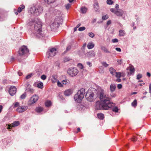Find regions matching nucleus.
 Returning <instances> with one entry per match:
<instances>
[{"label": "nucleus", "mask_w": 151, "mask_h": 151, "mask_svg": "<svg viewBox=\"0 0 151 151\" xmlns=\"http://www.w3.org/2000/svg\"><path fill=\"white\" fill-rule=\"evenodd\" d=\"M115 50L119 52H121V49L119 47H116L115 48Z\"/></svg>", "instance_id": "5fc2aeb1"}, {"label": "nucleus", "mask_w": 151, "mask_h": 151, "mask_svg": "<svg viewBox=\"0 0 151 151\" xmlns=\"http://www.w3.org/2000/svg\"><path fill=\"white\" fill-rule=\"evenodd\" d=\"M138 139V137H135L134 136L132 139V140L134 142L137 141Z\"/></svg>", "instance_id": "a19ab883"}, {"label": "nucleus", "mask_w": 151, "mask_h": 151, "mask_svg": "<svg viewBox=\"0 0 151 151\" xmlns=\"http://www.w3.org/2000/svg\"><path fill=\"white\" fill-rule=\"evenodd\" d=\"M71 4H68L65 5V8L67 9H68L71 6Z\"/></svg>", "instance_id": "de8ad7c7"}, {"label": "nucleus", "mask_w": 151, "mask_h": 151, "mask_svg": "<svg viewBox=\"0 0 151 151\" xmlns=\"http://www.w3.org/2000/svg\"><path fill=\"white\" fill-rule=\"evenodd\" d=\"M85 97L87 101L90 102L93 101L96 98L94 93L91 91H88L86 93Z\"/></svg>", "instance_id": "0eeeda50"}, {"label": "nucleus", "mask_w": 151, "mask_h": 151, "mask_svg": "<svg viewBox=\"0 0 151 151\" xmlns=\"http://www.w3.org/2000/svg\"><path fill=\"white\" fill-rule=\"evenodd\" d=\"M115 8L116 9H115L116 10H118V9H119V5L118 4H116L115 5Z\"/></svg>", "instance_id": "680f3d73"}, {"label": "nucleus", "mask_w": 151, "mask_h": 151, "mask_svg": "<svg viewBox=\"0 0 151 151\" xmlns=\"http://www.w3.org/2000/svg\"><path fill=\"white\" fill-rule=\"evenodd\" d=\"M43 109L41 107H38L36 108L35 111L37 113H40L43 111Z\"/></svg>", "instance_id": "a878e982"}, {"label": "nucleus", "mask_w": 151, "mask_h": 151, "mask_svg": "<svg viewBox=\"0 0 151 151\" xmlns=\"http://www.w3.org/2000/svg\"><path fill=\"white\" fill-rule=\"evenodd\" d=\"M38 96L36 95H33L30 98L29 101V104L31 105L35 103L38 100Z\"/></svg>", "instance_id": "9b49d317"}, {"label": "nucleus", "mask_w": 151, "mask_h": 151, "mask_svg": "<svg viewBox=\"0 0 151 151\" xmlns=\"http://www.w3.org/2000/svg\"><path fill=\"white\" fill-rule=\"evenodd\" d=\"M19 56H22L23 58H27L29 54V50L27 46L23 45L21 47L19 50Z\"/></svg>", "instance_id": "423d86ee"}, {"label": "nucleus", "mask_w": 151, "mask_h": 151, "mask_svg": "<svg viewBox=\"0 0 151 151\" xmlns=\"http://www.w3.org/2000/svg\"><path fill=\"white\" fill-rule=\"evenodd\" d=\"M17 88L14 86H11L9 90V92L11 96H13L15 94L16 92Z\"/></svg>", "instance_id": "ddd939ff"}, {"label": "nucleus", "mask_w": 151, "mask_h": 151, "mask_svg": "<svg viewBox=\"0 0 151 151\" xmlns=\"http://www.w3.org/2000/svg\"><path fill=\"white\" fill-rule=\"evenodd\" d=\"M97 97L100 101H98L96 104V109L98 110H108L114 105L111 102L110 99L106 92L103 88H100L98 89Z\"/></svg>", "instance_id": "f257e3e1"}, {"label": "nucleus", "mask_w": 151, "mask_h": 151, "mask_svg": "<svg viewBox=\"0 0 151 151\" xmlns=\"http://www.w3.org/2000/svg\"><path fill=\"white\" fill-rule=\"evenodd\" d=\"M97 116L98 118L101 120H103L104 117V115L102 113L98 114Z\"/></svg>", "instance_id": "393cba45"}, {"label": "nucleus", "mask_w": 151, "mask_h": 151, "mask_svg": "<svg viewBox=\"0 0 151 151\" xmlns=\"http://www.w3.org/2000/svg\"><path fill=\"white\" fill-rule=\"evenodd\" d=\"M117 62L118 64L121 65L122 63V61L121 60H117Z\"/></svg>", "instance_id": "4d7b16f0"}, {"label": "nucleus", "mask_w": 151, "mask_h": 151, "mask_svg": "<svg viewBox=\"0 0 151 151\" xmlns=\"http://www.w3.org/2000/svg\"><path fill=\"white\" fill-rule=\"evenodd\" d=\"M101 50L104 51L105 52L108 53H110V52L108 50V49L105 46H101Z\"/></svg>", "instance_id": "b1692460"}, {"label": "nucleus", "mask_w": 151, "mask_h": 151, "mask_svg": "<svg viewBox=\"0 0 151 151\" xmlns=\"http://www.w3.org/2000/svg\"><path fill=\"white\" fill-rule=\"evenodd\" d=\"M121 79L120 78H118L116 80V81L118 82H120L121 81Z\"/></svg>", "instance_id": "774afa93"}, {"label": "nucleus", "mask_w": 151, "mask_h": 151, "mask_svg": "<svg viewBox=\"0 0 151 151\" xmlns=\"http://www.w3.org/2000/svg\"><path fill=\"white\" fill-rule=\"evenodd\" d=\"M129 71H129L130 73L131 74H132V73H134V68H133L131 67L130 68Z\"/></svg>", "instance_id": "ea45409f"}, {"label": "nucleus", "mask_w": 151, "mask_h": 151, "mask_svg": "<svg viewBox=\"0 0 151 151\" xmlns=\"http://www.w3.org/2000/svg\"><path fill=\"white\" fill-rule=\"evenodd\" d=\"M71 47L70 45H69L67 47L66 50L65 51V52L69 51L71 49Z\"/></svg>", "instance_id": "c9c22d12"}, {"label": "nucleus", "mask_w": 151, "mask_h": 151, "mask_svg": "<svg viewBox=\"0 0 151 151\" xmlns=\"http://www.w3.org/2000/svg\"><path fill=\"white\" fill-rule=\"evenodd\" d=\"M41 78L43 80H45L46 78V76L45 75H43L41 76Z\"/></svg>", "instance_id": "8fccbe9b"}, {"label": "nucleus", "mask_w": 151, "mask_h": 151, "mask_svg": "<svg viewBox=\"0 0 151 151\" xmlns=\"http://www.w3.org/2000/svg\"><path fill=\"white\" fill-rule=\"evenodd\" d=\"M42 7L40 6H36L31 7L29 10V13L35 16L39 15L42 12Z\"/></svg>", "instance_id": "20e7f679"}, {"label": "nucleus", "mask_w": 151, "mask_h": 151, "mask_svg": "<svg viewBox=\"0 0 151 151\" xmlns=\"http://www.w3.org/2000/svg\"><path fill=\"white\" fill-rule=\"evenodd\" d=\"M142 75L140 74H138L137 76V79L139 80L142 77Z\"/></svg>", "instance_id": "c03bdc74"}, {"label": "nucleus", "mask_w": 151, "mask_h": 151, "mask_svg": "<svg viewBox=\"0 0 151 151\" xmlns=\"http://www.w3.org/2000/svg\"><path fill=\"white\" fill-rule=\"evenodd\" d=\"M112 41L113 43H116L117 42H118V40L117 39L115 38L112 39Z\"/></svg>", "instance_id": "3c124183"}, {"label": "nucleus", "mask_w": 151, "mask_h": 151, "mask_svg": "<svg viewBox=\"0 0 151 151\" xmlns=\"http://www.w3.org/2000/svg\"><path fill=\"white\" fill-rule=\"evenodd\" d=\"M109 18V16L108 15H104L102 16V19L103 20H106L108 19Z\"/></svg>", "instance_id": "58836bf2"}, {"label": "nucleus", "mask_w": 151, "mask_h": 151, "mask_svg": "<svg viewBox=\"0 0 151 151\" xmlns=\"http://www.w3.org/2000/svg\"><path fill=\"white\" fill-rule=\"evenodd\" d=\"M87 9L84 7H81V11L83 13H86L87 12Z\"/></svg>", "instance_id": "cd10ccee"}, {"label": "nucleus", "mask_w": 151, "mask_h": 151, "mask_svg": "<svg viewBox=\"0 0 151 151\" xmlns=\"http://www.w3.org/2000/svg\"><path fill=\"white\" fill-rule=\"evenodd\" d=\"M111 23V20H109L107 21L106 24L107 25H108Z\"/></svg>", "instance_id": "0e129e2a"}, {"label": "nucleus", "mask_w": 151, "mask_h": 151, "mask_svg": "<svg viewBox=\"0 0 151 151\" xmlns=\"http://www.w3.org/2000/svg\"><path fill=\"white\" fill-rule=\"evenodd\" d=\"M94 46V45L92 42H89L87 45V47L88 49L93 48Z\"/></svg>", "instance_id": "4be33fe9"}, {"label": "nucleus", "mask_w": 151, "mask_h": 151, "mask_svg": "<svg viewBox=\"0 0 151 151\" xmlns=\"http://www.w3.org/2000/svg\"><path fill=\"white\" fill-rule=\"evenodd\" d=\"M25 87L26 88V91H27L31 93H33V92L34 90L31 88V86L30 85L27 83L26 84Z\"/></svg>", "instance_id": "2eb2a0df"}, {"label": "nucleus", "mask_w": 151, "mask_h": 151, "mask_svg": "<svg viewBox=\"0 0 151 151\" xmlns=\"http://www.w3.org/2000/svg\"><path fill=\"white\" fill-rule=\"evenodd\" d=\"M110 11L119 17H122L124 14V12L121 9L116 10L115 9L111 8Z\"/></svg>", "instance_id": "1a4fd4ad"}, {"label": "nucleus", "mask_w": 151, "mask_h": 151, "mask_svg": "<svg viewBox=\"0 0 151 151\" xmlns=\"http://www.w3.org/2000/svg\"><path fill=\"white\" fill-rule=\"evenodd\" d=\"M57 85L60 87H63V85L59 81H58L57 82Z\"/></svg>", "instance_id": "49530a36"}, {"label": "nucleus", "mask_w": 151, "mask_h": 151, "mask_svg": "<svg viewBox=\"0 0 151 151\" xmlns=\"http://www.w3.org/2000/svg\"><path fill=\"white\" fill-rule=\"evenodd\" d=\"M89 36L92 38H93L94 37L95 35L92 32H89L88 33Z\"/></svg>", "instance_id": "79ce46f5"}, {"label": "nucleus", "mask_w": 151, "mask_h": 151, "mask_svg": "<svg viewBox=\"0 0 151 151\" xmlns=\"http://www.w3.org/2000/svg\"><path fill=\"white\" fill-rule=\"evenodd\" d=\"M85 93V89L84 88H81L79 90L74 96L75 101L78 103H81L84 98Z\"/></svg>", "instance_id": "39448f33"}, {"label": "nucleus", "mask_w": 151, "mask_h": 151, "mask_svg": "<svg viewBox=\"0 0 151 151\" xmlns=\"http://www.w3.org/2000/svg\"><path fill=\"white\" fill-rule=\"evenodd\" d=\"M149 92L151 93V83H150L149 86Z\"/></svg>", "instance_id": "e2e57ef3"}, {"label": "nucleus", "mask_w": 151, "mask_h": 151, "mask_svg": "<svg viewBox=\"0 0 151 151\" xmlns=\"http://www.w3.org/2000/svg\"><path fill=\"white\" fill-rule=\"evenodd\" d=\"M18 74L19 75V76H21L22 74V72L20 71H19L18 72Z\"/></svg>", "instance_id": "69168bd1"}, {"label": "nucleus", "mask_w": 151, "mask_h": 151, "mask_svg": "<svg viewBox=\"0 0 151 151\" xmlns=\"http://www.w3.org/2000/svg\"><path fill=\"white\" fill-rule=\"evenodd\" d=\"M57 52V50L54 48L49 49V51L46 53V56L48 58L54 56Z\"/></svg>", "instance_id": "9d476101"}, {"label": "nucleus", "mask_w": 151, "mask_h": 151, "mask_svg": "<svg viewBox=\"0 0 151 151\" xmlns=\"http://www.w3.org/2000/svg\"><path fill=\"white\" fill-rule=\"evenodd\" d=\"M58 97L59 98L61 99V100L63 99V96L60 94H59L58 95Z\"/></svg>", "instance_id": "6e6d98bb"}, {"label": "nucleus", "mask_w": 151, "mask_h": 151, "mask_svg": "<svg viewBox=\"0 0 151 151\" xmlns=\"http://www.w3.org/2000/svg\"><path fill=\"white\" fill-rule=\"evenodd\" d=\"M106 3L108 4L112 5L114 3V1L111 0H107Z\"/></svg>", "instance_id": "f704fd0d"}, {"label": "nucleus", "mask_w": 151, "mask_h": 151, "mask_svg": "<svg viewBox=\"0 0 151 151\" xmlns=\"http://www.w3.org/2000/svg\"><path fill=\"white\" fill-rule=\"evenodd\" d=\"M137 101L136 100H134V101L132 103V105L134 107L137 106Z\"/></svg>", "instance_id": "2f4dec72"}, {"label": "nucleus", "mask_w": 151, "mask_h": 151, "mask_svg": "<svg viewBox=\"0 0 151 151\" xmlns=\"http://www.w3.org/2000/svg\"><path fill=\"white\" fill-rule=\"evenodd\" d=\"M109 70L110 73L113 75H115L116 73V71L115 69L112 67L110 68Z\"/></svg>", "instance_id": "5701e85b"}, {"label": "nucleus", "mask_w": 151, "mask_h": 151, "mask_svg": "<svg viewBox=\"0 0 151 151\" xmlns=\"http://www.w3.org/2000/svg\"><path fill=\"white\" fill-rule=\"evenodd\" d=\"M27 109L28 107L27 106H21L17 108V111L19 113H22L26 110Z\"/></svg>", "instance_id": "f8f14e48"}, {"label": "nucleus", "mask_w": 151, "mask_h": 151, "mask_svg": "<svg viewBox=\"0 0 151 151\" xmlns=\"http://www.w3.org/2000/svg\"><path fill=\"white\" fill-rule=\"evenodd\" d=\"M73 93L72 90L71 89H68L64 91V94L65 96H68L71 95Z\"/></svg>", "instance_id": "f3484780"}, {"label": "nucleus", "mask_w": 151, "mask_h": 151, "mask_svg": "<svg viewBox=\"0 0 151 151\" xmlns=\"http://www.w3.org/2000/svg\"><path fill=\"white\" fill-rule=\"evenodd\" d=\"M87 55L88 56L94 57L95 56V55L94 51L91 50L87 53Z\"/></svg>", "instance_id": "6ab92c4d"}, {"label": "nucleus", "mask_w": 151, "mask_h": 151, "mask_svg": "<svg viewBox=\"0 0 151 151\" xmlns=\"http://www.w3.org/2000/svg\"><path fill=\"white\" fill-rule=\"evenodd\" d=\"M85 29H86V28L85 27H79L78 28V30L79 31H82L84 30Z\"/></svg>", "instance_id": "a18cd8bd"}, {"label": "nucleus", "mask_w": 151, "mask_h": 151, "mask_svg": "<svg viewBox=\"0 0 151 151\" xmlns=\"http://www.w3.org/2000/svg\"><path fill=\"white\" fill-rule=\"evenodd\" d=\"M110 95L112 97H114L116 96L115 94L113 93V92H111L110 93Z\"/></svg>", "instance_id": "864d4df0"}, {"label": "nucleus", "mask_w": 151, "mask_h": 151, "mask_svg": "<svg viewBox=\"0 0 151 151\" xmlns=\"http://www.w3.org/2000/svg\"><path fill=\"white\" fill-rule=\"evenodd\" d=\"M26 96V93H24L22 95L20 96V98L22 99H25Z\"/></svg>", "instance_id": "37998d69"}, {"label": "nucleus", "mask_w": 151, "mask_h": 151, "mask_svg": "<svg viewBox=\"0 0 151 151\" xmlns=\"http://www.w3.org/2000/svg\"><path fill=\"white\" fill-rule=\"evenodd\" d=\"M102 65L105 67H107L109 66V65L106 62H103L102 63Z\"/></svg>", "instance_id": "4c0bfd02"}, {"label": "nucleus", "mask_w": 151, "mask_h": 151, "mask_svg": "<svg viewBox=\"0 0 151 151\" xmlns=\"http://www.w3.org/2000/svg\"><path fill=\"white\" fill-rule=\"evenodd\" d=\"M51 104V102L50 101H47L45 103V105L46 107H49Z\"/></svg>", "instance_id": "7c9ffc66"}, {"label": "nucleus", "mask_w": 151, "mask_h": 151, "mask_svg": "<svg viewBox=\"0 0 151 151\" xmlns=\"http://www.w3.org/2000/svg\"><path fill=\"white\" fill-rule=\"evenodd\" d=\"M3 106L2 105H0V113L1 112Z\"/></svg>", "instance_id": "338daca9"}, {"label": "nucleus", "mask_w": 151, "mask_h": 151, "mask_svg": "<svg viewBox=\"0 0 151 151\" xmlns=\"http://www.w3.org/2000/svg\"><path fill=\"white\" fill-rule=\"evenodd\" d=\"M25 8V6L23 5H21L20 7H19L18 8L17 10V11L16 10H14V12L15 13V14L16 15H17L18 14V12H22V9H24Z\"/></svg>", "instance_id": "dca6fc26"}, {"label": "nucleus", "mask_w": 151, "mask_h": 151, "mask_svg": "<svg viewBox=\"0 0 151 151\" xmlns=\"http://www.w3.org/2000/svg\"><path fill=\"white\" fill-rule=\"evenodd\" d=\"M119 36L120 37L123 36L125 35V31L122 30H120L119 32Z\"/></svg>", "instance_id": "bb28decb"}, {"label": "nucleus", "mask_w": 151, "mask_h": 151, "mask_svg": "<svg viewBox=\"0 0 151 151\" xmlns=\"http://www.w3.org/2000/svg\"><path fill=\"white\" fill-rule=\"evenodd\" d=\"M118 110L119 109L116 106L112 108V111L115 112H118Z\"/></svg>", "instance_id": "72a5a7b5"}, {"label": "nucleus", "mask_w": 151, "mask_h": 151, "mask_svg": "<svg viewBox=\"0 0 151 151\" xmlns=\"http://www.w3.org/2000/svg\"><path fill=\"white\" fill-rule=\"evenodd\" d=\"M116 86L114 84L112 83L110 86V90L111 92H113L115 90Z\"/></svg>", "instance_id": "412c9836"}, {"label": "nucleus", "mask_w": 151, "mask_h": 151, "mask_svg": "<svg viewBox=\"0 0 151 151\" xmlns=\"http://www.w3.org/2000/svg\"><path fill=\"white\" fill-rule=\"evenodd\" d=\"M32 73L29 74L28 75L26 76V78L27 79H28L29 78L32 77Z\"/></svg>", "instance_id": "09e8293b"}, {"label": "nucleus", "mask_w": 151, "mask_h": 151, "mask_svg": "<svg viewBox=\"0 0 151 151\" xmlns=\"http://www.w3.org/2000/svg\"><path fill=\"white\" fill-rule=\"evenodd\" d=\"M87 64L89 65V66L90 67H91L92 66V64L91 63H90V62H87Z\"/></svg>", "instance_id": "13d9d810"}, {"label": "nucleus", "mask_w": 151, "mask_h": 151, "mask_svg": "<svg viewBox=\"0 0 151 151\" xmlns=\"http://www.w3.org/2000/svg\"><path fill=\"white\" fill-rule=\"evenodd\" d=\"M70 58H65L64 60V62H66L70 60Z\"/></svg>", "instance_id": "603ef678"}, {"label": "nucleus", "mask_w": 151, "mask_h": 151, "mask_svg": "<svg viewBox=\"0 0 151 151\" xmlns=\"http://www.w3.org/2000/svg\"><path fill=\"white\" fill-rule=\"evenodd\" d=\"M43 83L41 82L39 83L37 85V87L40 88H42L43 87Z\"/></svg>", "instance_id": "c756f323"}, {"label": "nucleus", "mask_w": 151, "mask_h": 151, "mask_svg": "<svg viewBox=\"0 0 151 151\" xmlns=\"http://www.w3.org/2000/svg\"><path fill=\"white\" fill-rule=\"evenodd\" d=\"M77 67L81 69H83V65L80 63H79L77 65Z\"/></svg>", "instance_id": "e433bc0d"}, {"label": "nucleus", "mask_w": 151, "mask_h": 151, "mask_svg": "<svg viewBox=\"0 0 151 151\" xmlns=\"http://www.w3.org/2000/svg\"><path fill=\"white\" fill-rule=\"evenodd\" d=\"M93 6H94V9L95 10L96 12L98 11V10L99 8V4H98V3L97 1H95L94 2V4H93Z\"/></svg>", "instance_id": "a211bd4d"}, {"label": "nucleus", "mask_w": 151, "mask_h": 151, "mask_svg": "<svg viewBox=\"0 0 151 151\" xmlns=\"http://www.w3.org/2000/svg\"><path fill=\"white\" fill-rule=\"evenodd\" d=\"M51 14L58 15L56 17L55 19L51 22L50 24V27L51 30L54 31L59 27V24L63 21V19L61 17V12L60 11L56 9H53L50 11Z\"/></svg>", "instance_id": "7ed1b4c3"}, {"label": "nucleus", "mask_w": 151, "mask_h": 151, "mask_svg": "<svg viewBox=\"0 0 151 151\" xmlns=\"http://www.w3.org/2000/svg\"><path fill=\"white\" fill-rule=\"evenodd\" d=\"M115 76L116 77L119 78L121 77V74L120 72H116V73H115Z\"/></svg>", "instance_id": "473e14b6"}, {"label": "nucleus", "mask_w": 151, "mask_h": 151, "mask_svg": "<svg viewBox=\"0 0 151 151\" xmlns=\"http://www.w3.org/2000/svg\"><path fill=\"white\" fill-rule=\"evenodd\" d=\"M68 74L71 77L76 76L78 73V70L76 68H70L68 70Z\"/></svg>", "instance_id": "6e6552de"}, {"label": "nucleus", "mask_w": 151, "mask_h": 151, "mask_svg": "<svg viewBox=\"0 0 151 151\" xmlns=\"http://www.w3.org/2000/svg\"><path fill=\"white\" fill-rule=\"evenodd\" d=\"M117 87L119 89L121 88L122 87V85L120 84H118L117 85Z\"/></svg>", "instance_id": "bf43d9fd"}, {"label": "nucleus", "mask_w": 151, "mask_h": 151, "mask_svg": "<svg viewBox=\"0 0 151 151\" xmlns=\"http://www.w3.org/2000/svg\"><path fill=\"white\" fill-rule=\"evenodd\" d=\"M19 105V103L17 102L15 103L14 104V107H17Z\"/></svg>", "instance_id": "052dcab7"}, {"label": "nucleus", "mask_w": 151, "mask_h": 151, "mask_svg": "<svg viewBox=\"0 0 151 151\" xmlns=\"http://www.w3.org/2000/svg\"><path fill=\"white\" fill-rule=\"evenodd\" d=\"M20 124L19 122V121H15L13 123H12V125H7L6 128L8 129H11V127H15L18 126Z\"/></svg>", "instance_id": "4468645a"}, {"label": "nucleus", "mask_w": 151, "mask_h": 151, "mask_svg": "<svg viewBox=\"0 0 151 151\" xmlns=\"http://www.w3.org/2000/svg\"><path fill=\"white\" fill-rule=\"evenodd\" d=\"M57 76L56 75H54L52 76L51 80L52 82L53 83H55L57 81Z\"/></svg>", "instance_id": "aec40b11"}, {"label": "nucleus", "mask_w": 151, "mask_h": 151, "mask_svg": "<svg viewBox=\"0 0 151 151\" xmlns=\"http://www.w3.org/2000/svg\"><path fill=\"white\" fill-rule=\"evenodd\" d=\"M63 84L65 85H68L70 83V81L68 80H65L62 81Z\"/></svg>", "instance_id": "c85d7f7f"}, {"label": "nucleus", "mask_w": 151, "mask_h": 151, "mask_svg": "<svg viewBox=\"0 0 151 151\" xmlns=\"http://www.w3.org/2000/svg\"><path fill=\"white\" fill-rule=\"evenodd\" d=\"M27 24L31 26L32 35L37 38H45V35L42 31V23L40 20L37 18L30 19Z\"/></svg>", "instance_id": "f03ea898"}]
</instances>
